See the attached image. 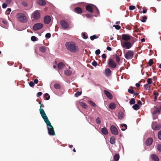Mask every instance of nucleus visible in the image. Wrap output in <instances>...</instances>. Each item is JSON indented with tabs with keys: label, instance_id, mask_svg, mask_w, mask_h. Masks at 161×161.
I'll return each mask as SVG.
<instances>
[{
	"label": "nucleus",
	"instance_id": "nucleus-39",
	"mask_svg": "<svg viewBox=\"0 0 161 161\" xmlns=\"http://www.w3.org/2000/svg\"><path fill=\"white\" fill-rule=\"evenodd\" d=\"M21 4L25 7H26L28 6V3L25 1H24L22 2Z\"/></svg>",
	"mask_w": 161,
	"mask_h": 161
},
{
	"label": "nucleus",
	"instance_id": "nucleus-25",
	"mask_svg": "<svg viewBox=\"0 0 161 161\" xmlns=\"http://www.w3.org/2000/svg\"><path fill=\"white\" fill-rule=\"evenodd\" d=\"M102 132L103 134L107 135L108 134V131L107 128L105 127H104L102 129Z\"/></svg>",
	"mask_w": 161,
	"mask_h": 161
},
{
	"label": "nucleus",
	"instance_id": "nucleus-11",
	"mask_svg": "<svg viewBox=\"0 0 161 161\" xmlns=\"http://www.w3.org/2000/svg\"><path fill=\"white\" fill-rule=\"evenodd\" d=\"M43 27V25L40 23H37L35 24L33 26V29L35 31H37L38 30L41 29Z\"/></svg>",
	"mask_w": 161,
	"mask_h": 161
},
{
	"label": "nucleus",
	"instance_id": "nucleus-14",
	"mask_svg": "<svg viewBox=\"0 0 161 161\" xmlns=\"http://www.w3.org/2000/svg\"><path fill=\"white\" fill-rule=\"evenodd\" d=\"M103 92L105 94L109 99H112L113 98V96L109 92L106 90H104Z\"/></svg>",
	"mask_w": 161,
	"mask_h": 161
},
{
	"label": "nucleus",
	"instance_id": "nucleus-63",
	"mask_svg": "<svg viewBox=\"0 0 161 161\" xmlns=\"http://www.w3.org/2000/svg\"><path fill=\"white\" fill-rule=\"evenodd\" d=\"M153 94L155 96H158L159 95V93L156 92H154L153 93Z\"/></svg>",
	"mask_w": 161,
	"mask_h": 161
},
{
	"label": "nucleus",
	"instance_id": "nucleus-6",
	"mask_svg": "<svg viewBox=\"0 0 161 161\" xmlns=\"http://www.w3.org/2000/svg\"><path fill=\"white\" fill-rule=\"evenodd\" d=\"M108 65L109 67L111 69H115L117 66V64L112 59L110 58L108 60Z\"/></svg>",
	"mask_w": 161,
	"mask_h": 161
},
{
	"label": "nucleus",
	"instance_id": "nucleus-15",
	"mask_svg": "<svg viewBox=\"0 0 161 161\" xmlns=\"http://www.w3.org/2000/svg\"><path fill=\"white\" fill-rule=\"evenodd\" d=\"M153 139L151 137L148 138L146 141L145 144L147 146H150L153 142Z\"/></svg>",
	"mask_w": 161,
	"mask_h": 161
},
{
	"label": "nucleus",
	"instance_id": "nucleus-22",
	"mask_svg": "<svg viewBox=\"0 0 161 161\" xmlns=\"http://www.w3.org/2000/svg\"><path fill=\"white\" fill-rule=\"evenodd\" d=\"M37 3L38 4L41 6H45L46 4V2L44 0H39Z\"/></svg>",
	"mask_w": 161,
	"mask_h": 161
},
{
	"label": "nucleus",
	"instance_id": "nucleus-40",
	"mask_svg": "<svg viewBox=\"0 0 161 161\" xmlns=\"http://www.w3.org/2000/svg\"><path fill=\"white\" fill-rule=\"evenodd\" d=\"M147 19V17L146 16H144L142 17V19H141V21L142 22H145L146 21Z\"/></svg>",
	"mask_w": 161,
	"mask_h": 161
},
{
	"label": "nucleus",
	"instance_id": "nucleus-51",
	"mask_svg": "<svg viewBox=\"0 0 161 161\" xmlns=\"http://www.w3.org/2000/svg\"><path fill=\"white\" fill-rule=\"evenodd\" d=\"M51 35L50 33H47L45 35V37L46 38H49L51 37Z\"/></svg>",
	"mask_w": 161,
	"mask_h": 161
},
{
	"label": "nucleus",
	"instance_id": "nucleus-24",
	"mask_svg": "<svg viewBox=\"0 0 161 161\" xmlns=\"http://www.w3.org/2000/svg\"><path fill=\"white\" fill-rule=\"evenodd\" d=\"M64 64L62 62H60L58 64V68L59 69H61L64 67Z\"/></svg>",
	"mask_w": 161,
	"mask_h": 161
},
{
	"label": "nucleus",
	"instance_id": "nucleus-43",
	"mask_svg": "<svg viewBox=\"0 0 161 161\" xmlns=\"http://www.w3.org/2000/svg\"><path fill=\"white\" fill-rule=\"evenodd\" d=\"M113 27H115L116 29L118 30H119L121 28V27L119 25H113Z\"/></svg>",
	"mask_w": 161,
	"mask_h": 161
},
{
	"label": "nucleus",
	"instance_id": "nucleus-8",
	"mask_svg": "<svg viewBox=\"0 0 161 161\" xmlns=\"http://www.w3.org/2000/svg\"><path fill=\"white\" fill-rule=\"evenodd\" d=\"M60 24L64 29H67L69 27V23L64 20H62L60 22Z\"/></svg>",
	"mask_w": 161,
	"mask_h": 161
},
{
	"label": "nucleus",
	"instance_id": "nucleus-27",
	"mask_svg": "<svg viewBox=\"0 0 161 161\" xmlns=\"http://www.w3.org/2000/svg\"><path fill=\"white\" fill-rule=\"evenodd\" d=\"M160 108H156L154 110L153 112V114H159L160 112Z\"/></svg>",
	"mask_w": 161,
	"mask_h": 161
},
{
	"label": "nucleus",
	"instance_id": "nucleus-28",
	"mask_svg": "<svg viewBox=\"0 0 161 161\" xmlns=\"http://www.w3.org/2000/svg\"><path fill=\"white\" fill-rule=\"evenodd\" d=\"M72 73L71 71L69 69H67L64 71V74L67 76L70 75Z\"/></svg>",
	"mask_w": 161,
	"mask_h": 161
},
{
	"label": "nucleus",
	"instance_id": "nucleus-56",
	"mask_svg": "<svg viewBox=\"0 0 161 161\" xmlns=\"http://www.w3.org/2000/svg\"><path fill=\"white\" fill-rule=\"evenodd\" d=\"M7 6V5L6 3H3L2 5V7L3 8H6Z\"/></svg>",
	"mask_w": 161,
	"mask_h": 161
},
{
	"label": "nucleus",
	"instance_id": "nucleus-53",
	"mask_svg": "<svg viewBox=\"0 0 161 161\" xmlns=\"http://www.w3.org/2000/svg\"><path fill=\"white\" fill-rule=\"evenodd\" d=\"M100 53V51L99 49H97L95 51V54L98 55Z\"/></svg>",
	"mask_w": 161,
	"mask_h": 161
},
{
	"label": "nucleus",
	"instance_id": "nucleus-29",
	"mask_svg": "<svg viewBox=\"0 0 161 161\" xmlns=\"http://www.w3.org/2000/svg\"><path fill=\"white\" fill-rule=\"evenodd\" d=\"M116 107V105L114 103H111L109 105V108L111 109H114Z\"/></svg>",
	"mask_w": 161,
	"mask_h": 161
},
{
	"label": "nucleus",
	"instance_id": "nucleus-7",
	"mask_svg": "<svg viewBox=\"0 0 161 161\" xmlns=\"http://www.w3.org/2000/svg\"><path fill=\"white\" fill-rule=\"evenodd\" d=\"M121 45L122 47L126 49H129L130 48L132 45V44H131L130 42L128 41L124 42L122 43H121Z\"/></svg>",
	"mask_w": 161,
	"mask_h": 161
},
{
	"label": "nucleus",
	"instance_id": "nucleus-34",
	"mask_svg": "<svg viewBox=\"0 0 161 161\" xmlns=\"http://www.w3.org/2000/svg\"><path fill=\"white\" fill-rule=\"evenodd\" d=\"M153 59H150L149 60V61L148 62V66H151V65H152L153 64ZM148 65H147L146 67V68L147 67H148Z\"/></svg>",
	"mask_w": 161,
	"mask_h": 161
},
{
	"label": "nucleus",
	"instance_id": "nucleus-62",
	"mask_svg": "<svg viewBox=\"0 0 161 161\" xmlns=\"http://www.w3.org/2000/svg\"><path fill=\"white\" fill-rule=\"evenodd\" d=\"M95 7L97 13V14H99V10L97 7H96V6H95Z\"/></svg>",
	"mask_w": 161,
	"mask_h": 161
},
{
	"label": "nucleus",
	"instance_id": "nucleus-41",
	"mask_svg": "<svg viewBox=\"0 0 161 161\" xmlns=\"http://www.w3.org/2000/svg\"><path fill=\"white\" fill-rule=\"evenodd\" d=\"M54 87L56 89H60V85L59 84H56L54 85Z\"/></svg>",
	"mask_w": 161,
	"mask_h": 161
},
{
	"label": "nucleus",
	"instance_id": "nucleus-59",
	"mask_svg": "<svg viewBox=\"0 0 161 161\" xmlns=\"http://www.w3.org/2000/svg\"><path fill=\"white\" fill-rule=\"evenodd\" d=\"M148 85L147 84H145L144 86V87L145 89L146 90L147 89V88L148 87Z\"/></svg>",
	"mask_w": 161,
	"mask_h": 161
},
{
	"label": "nucleus",
	"instance_id": "nucleus-50",
	"mask_svg": "<svg viewBox=\"0 0 161 161\" xmlns=\"http://www.w3.org/2000/svg\"><path fill=\"white\" fill-rule=\"evenodd\" d=\"M158 138L161 140V130L158 133Z\"/></svg>",
	"mask_w": 161,
	"mask_h": 161
},
{
	"label": "nucleus",
	"instance_id": "nucleus-49",
	"mask_svg": "<svg viewBox=\"0 0 161 161\" xmlns=\"http://www.w3.org/2000/svg\"><path fill=\"white\" fill-rule=\"evenodd\" d=\"M135 8H136L135 6H133V5L130 6L129 7V9L130 10H134V9H135Z\"/></svg>",
	"mask_w": 161,
	"mask_h": 161
},
{
	"label": "nucleus",
	"instance_id": "nucleus-47",
	"mask_svg": "<svg viewBox=\"0 0 161 161\" xmlns=\"http://www.w3.org/2000/svg\"><path fill=\"white\" fill-rule=\"evenodd\" d=\"M121 126L123 127H124L125 128V129H121V130H122V131H124L127 128V125H126V124H123L121 125Z\"/></svg>",
	"mask_w": 161,
	"mask_h": 161
},
{
	"label": "nucleus",
	"instance_id": "nucleus-18",
	"mask_svg": "<svg viewBox=\"0 0 161 161\" xmlns=\"http://www.w3.org/2000/svg\"><path fill=\"white\" fill-rule=\"evenodd\" d=\"M86 10L90 13H92L93 10L92 7L90 5H87L86 6Z\"/></svg>",
	"mask_w": 161,
	"mask_h": 161
},
{
	"label": "nucleus",
	"instance_id": "nucleus-42",
	"mask_svg": "<svg viewBox=\"0 0 161 161\" xmlns=\"http://www.w3.org/2000/svg\"><path fill=\"white\" fill-rule=\"evenodd\" d=\"M82 93L81 92H79V91L77 92L76 93H75V95L76 97H78L79 96H80L81 95Z\"/></svg>",
	"mask_w": 161,
	"mask_h": 161
},
{
	"label": "nucleus",
	"instance_id": "nucleus-58",
	"mask_svg": "<svg viewBox=\"0 0 161 161\" xmlns=\"http://www.w3.org/2000/svg\"><path fill=\"white\" fill-rule=\"evenodd\" d=\"M86 16L87 18H90V17H91L92 16V15L91 14H86Z\"/></svg>",
	"mask_w": 161,
	"mask_h": 161
},
{
	"label": "nucleus",
	"instance_id": "nucleus-60",
	"mask_svg": "<svg viewBox=\"0 0 161 161\" xmlns=\"http://www.w3.org/2000/svg\"><path fill=\"white\" fill-rule=\"evenodd\" d=\"M102 58H103L105 59L106 58V55L105 53H103L102 55Z\"/></svg>",
	"mask_w": 161,
	"mask_h": 161
},
{
	"label": "nucleus",
	"instance_id": "nucleus-48",
	"mask_svg": "<svg viewBox=\"0 0 161 161\" xmlns=\"http://www.w3.org/2000/svg\"><path fill=\"white\" fill-rule=\"evenodd\" d=\"M157 149L159 151L161 152V145H158L157 146Z\"/></svg>",
	"mask_w": 161,
	"mask_h": 161
},
{
	"label": "nucleus",
	"instance_id": "nucleus-20",
	"mask_svg": "<svg viewBox=\"0 0 161 161\" xmlns=\"http://www.w3.org/2000/svg\"><path fill=\"white\" fill-rule=\"evenodd\" d=\"M111 71L108 68L105 69V74L106 76H109L111 75Z\"/></svg>",
	"mask_w": 161,
	"mask_h": 161
},
{
	"label": "nucleus",
	"instance_id": "nucleus-9",
	"mask_svg": "<svg viewBox=\"0 0 161 161\" xmlns=\"http://www.w3.org/2000/svg\"><path fill=\"white\" fill-rule=\"evenodd\" d=\"M40 17V13L38 10L35 11L32 14V17L35 19H38Z\"/></svg>",
	"mask_w": 161,
	"mask_h": 161
},
{
	"label": "nucleus",
	"instance_id": "nucleus-44",
	"mask_svg": "<svg viewBox=\"0 0 161 161\" xmlns=\"http://www.w3.org/2000/svg\"><path fill=\"white\" fill-rule=\"evenodd\" d=\"M147 82L148 84H151L152 83V79L151 78H148L147 79Z\"/></svg>",
	"mask_w": 161,
	"mask_h": 161
},
{
	"label": "nucleus",
	"instance_id": "nucleus-10",
	"mask_svg": "<svg viewBox=\"0 0 161 161\" xmlns=\"http://www.w3.org/2000/svg\"><path fill=\"white\" fill-rule=\"evenodd\" d=\"M110 130L111 133L115 135L118 134L119 132L117 128L114 125H112L110 126Z\"/></svg>",
	"mask_w": 161,
	"mask_h": 161
},
{
	"label": "nucleus",
	"instance_id": "nucleus-4",
	"mask_svg": "<svg viewBox=\"0 0 161 161\" xmlns=\"http://www.w3.org/2000/svg\"><path fill=\"white\" fill-rule=\"evenodd\" d=\"M44 107V106L43 104H41L40 108L39 109L40 114L44 121H49L44 110L41 108V107Z\"/></svg>",
	"mask_w": 161,
	"mask_h": 161
},
{
	"label": "nucleus",
	"instance_id": "nucleus-21",
	"mask_svg": "<svg viewBox=\"0 0 161 161\" xmlns=\"http://www.w3.org/2000/svg\"><path fill=\"white\" fill-rule=\"evenodd\" d=\"M118 116L119 119H123L124 115L123 112L121 111L119 112L118 114Z\"/></svg>",
	"mask_w": 161,
	"mask_h": 161
},
{
	"label": "nucleus",
	"instance_id": "nucleus-45",
	"mask_svg": "<svg viewBox=\"0 0 161 161\" xmlns=\"http://www.w3.org/2000/svg\"><path fill=\"white\" fill-rule=\"evenodd\" d=\"M36 37L34 36H32L31 37V40L33 42H35L36 41Z\"/></svg>",
	"mask_w": 161,
	"mask_h": 161
},
{
	"label": "nucleus",
	"instance_id": "nucleus-54",
	"mask_svg": "<svg viewBox=\"0 0 161 161\" xmlns=\"http://www.w3.org/2000/svg\"><path fill=\"white\" fill-rule=\"evenodd\" d=\"M82 35L83 36V38L84 39H86L87 38V36H86L85 34L84 33H82Z\"/></svg>",
	"mask_w": 161,
	"mask_h": 161
},
{
	"label": "nucleus",
	"instance_id": "nucleus-61",
	"mask_svg": "<svg viewBox=\"0 0 161 161\" xmlns=\"http://www.w3.org/2000/svg\"><path fill=\"white\" fill-rule=\"evenodd\" d=\"M132 38H133L132 40V42H133V44L134 43V42H136L137 41V39L135 38H133V37Z\"/></svg>",
	"mask_w": 161,
	"mask_h": 161
},
{
	"label": "nucleus",
	"instance_id": "nucleus-46",
	"mask_svg": "<svg viewBox=\"0 0 161 161\" xmlns=\"http://www.w3.org/2000/svg\"><path fill=\"white\" fill-rule=\"evenodd\" d=\"M89 103H90V104L93 106V107H96V104L94 103L92 101H90L89 102Z\"/></svg>",
	"mask_w": 161,
	"mask_h": 161
},
{
	"label": "nucleus",
	"instance_id": "nucleus-26",
	"mask_svg": "<svg viewBox=\"0 0 161 161\" xmlns=\"http://www.w3.org/2000/svg\"><path fill=\"white\" fill-rule=\"evenodd\" d=\"M114 161H118L119 158V155L118 153L115 154L114 158Z\"/></svg>",
	"mask_w": 161,
	"mask_h": 161
},
{
	"label": "nucleus",
	"instance_id": "nucleus-32",
	"mask_svg": "<svg viewBox=\"0 0 161 161\" xmlns=\"http://www.w3.org/2000/svg\"><path fill=\"white\" fill-rule=\"evenodd\" d=\"M133 87L130 86V88L128 89V92L130 94H133L134 93V91L133 89Z\"/></svg>",
	"mask_w": 161,
	"mask_h": 161
},
{
	"label": "nucleus",
	"instance_id": "nucleus-23",
	"mask_svg": "<svg viewBox=\"0 0 161 161\" xmlns=\"http://www.w3.org/2000/svg\"><path fill=\"white\" fill-rule=\"evenodd\" d=\"M110 142L112 144H114L115 143V138L114 136H112L110 138Z\"/></svg>",
	"mask_w": 161,
	"mask_h": 161
},
{
	"label": "nucleus",
	"instance_id": "nucleus-35",
	"mask_svg": "<svg viewBox=\"0 0 161 161\" xmlns=\"http://www.w3.org/2000/svg\"><path fill=\"white\" fill-rule=\"evenodd\" d=\"M132 108L135 110H137L139 108V106L138 104H136L133 106Z\"/></svg>",
	"mask_w": 161,
	"mask_h": 161
},
{
	"label": "nucleus",
	"instance_id": "nucleus-16",
	"mask_svg": "<svg viewBox=\"0 0 161 161\" xmlns=\"http://www.w3.org/2000/svg\"><path fill=\"white\" fill-rule=\"evenodd\" d=\"M74 11L79 14H81L83 12L81 8L79 7L75 8L74 9Z\"/></svg>",
	"mask_w": 161,
	"mask_h": 161
},
{
	"label": "nucleus",
	"instance_id": "nucleus-52",
	"mask_svg": "<svg viewBox=\"0 0 161 161\" xmlns=\"http://www.w3.org/2000/svg\"><path fill=\"white\" fill-rule=\"evenodd\" d=\"M29 84L30 86H31V87H33L35 85L33 81H31L29 82Z\"/></svg>",
	"mask_w": 161,
	"mask_h": 161
},
{
	"label": "nucleus",
	"instance_id": "nucleus-3",
	"mask_svg": "<svg viewBox=\"0 0 161 161\" xmlns=\"http://www.w3.org/2000/svg\"><path fill=\"white\" fill-rule=\"evenodd\" d=\"M47 127L48 134L50 136H55V133L53 127L50 121H45Z\"/></svg>",
	"mask_w": 161,
	"mask_h": 161
},
{
	"label": "nucleus",
	"instance_id": "nucleus-33",
	"mask_svg": "<svg viewBox=\"0 0 161 161\" xmlns=\"http://www.w3.org/2000/svg\"><path fill=\"white\" fill-rule=\"evenodd\" d=\"M80 105L84 109H86L87 108V106L86 104L84 103L81 102L80 103Z\"/></svg>",
	"mask_w": 161,
	"mask_h": 161
},
{
	"label": "nucleus",
	"instance_id": "nucleus-55",
	"mask_svg": "<svg viewBox=\"0 0 161 161\" xmlns=\"http://www.w3.org/2000/svg\"><path fill=\"white\" fill-rule=\"evenodd\" d=\"M92 64L94 66H96L97 65V63L96 61H94L92 62Z\"/></svg>",
	"mask_w": 161,
	"mask_h": 161
},
{
	"label": "nucleus",
	"instance_id": "nucleus-36",
	"mask_svg": "<svg viewBox=\"0 0 161 161\" xmlns=\"http://www.w3.org/2000/svg\"><path fill=\"white\" fill-rule=\"evenodd\" d=\"M44 97L45 98L46 100H48L50 98V96L48 93H46L45 94Z\"/></svg>",
	"mask_w": 161,
	"mask_h": 161
},
{
	"label": "nucleus",
	"instance_id": "nucleus-1",
	"mask_svg": "<svg viewBox=\"0 0 161 161\" xmlns=\"http://www.w3.org/2000/svg\"><path fill=\"white\" fill-rule=\"evenodd\" d=\"M67 49L72 53H75L78 51L75 43L73 42H67L65 44Z\"/></svg>",
	"mask_w": 161,
	"mask_h": 161
},
{
	"label": "nucleus",
	"instance_id": "nucleus-17",
	"mask_svg": "<svg viewBox=\"0 0 161 161\" xmlns=\"http://www.w3.org/2000/svg\"><path fill=\"white\" fill-rule=\"evenodd\" d=\"M152 127L153 130H160L161 128V125L159 124L155 125L154 123H153L152 125Z\"/></svg>",
	"mask_w": 161,
	"mask_h": 161
},
{
	"label": "nucleus",
	"instance_id": "nucleus-38",
	"mask_svg": "<svg viewBox=\"0 0 161 161\" xmlns=\"http://www.w3.org/2000/svg\"><path fill=\"white\" fill-rule=\"evenodd\" d=\"M98 38V36H96V35H94L90 37V38L91 40H93L94 39H97Z\"/></svg>",
	"mask_w": 161,
	"mask_h": 161
},
{
	"label": "nucleus",
	"instance_id": "nucleus-57",
	"mask_svg": "<svg viewBox=\"0 0 161 161\" xmlns=\"http://www.w3.org/2000/svg\"><path fill=\"white\" fill-rule=\"evenodd\" d=\"M42 94V93L41 92H38L37 94V97H40L41 96Z\"/></svg>",
	"mask_w": 161,
	"mask_h": 161
},
{
	"label": "nucleus",
	"instance_id": "nucleus-37",
	"mask_svg": "<svg viewBox=\"0 0 161 161\" xmlns=\"http://www.w3.org/2000/svg\"><path fill=\"white\" fill-rule=\"evenodd\" d=\"M130 104H134L135 103V100L134 98H132L130 101Z\"/></svg>",
	"mask_w": 161,
	"mask_h": 161
},
{
	"label": "nucleus",
	"instance_id": "nucleus-2",
	"mask_svg": "<svg viewBox=\"0 0 161 161\" xmlns=\"http://www.w3.org/2000/svg\"><path fill=\"white\" fill-rule=\"evenodd\" d=\"M16 17L17 20L20 22L25 23L27 21V18L24 14L18 13L17 14Z\"/></svg>",
	"mask_w": 161,
	"mask_h": 161
},
{
	"label": "nucleus",
	"instance_id": "nucleus-64",
	"mask_svg": "<svg viewBox=\"0 0 161 161\" xmlns=\"http://www.w3.org/2000/svg\"><path fill=\"white\" fill-rule=\"evenodd\" d=\"M38 82V80L37 79H35L34 80V83L36 84H37Z\"/></svg>",
	"mask_w": 161,
	"mask_h": 161
},
{
	"label": "nucleus",
	"instance_id": "nucleus-30",
	"mask_svg": "<svg viewBox=\"0 0 161 161\" xmlns=\"http://www.w3.org/2000/svg\"><path fill=\"white\" fill-rule=\"evenodd\" d=\"M115 59L116 62L119 65L120 64V59L119 57L117 55H116L115 56Z\"/></svg>",
	"mask_w": 161,
	"mask_h": 161
},
{
	"label": "nucleus",
	"instance_id": "nucleus-13",
	"mask_svg": "<svg viewBox=\"0 0 161 161\" xmlns=\"http://www.w3.org/2000/svg\"><path fill=\"white\" fill-rule=\"evenodd\" d=\"M51 18L50 16L48 15L45 16L44 19V22L46 24H48L50 22Z\"/></svg>",
	"mask_w": 161,
	"mask_h": 161
},
{
	"label": "nucleus",
	"instance_id": "nucleus-5",
	"mask_svg": "<svg viewBox=\"0 0 161 161\" xmlns=\"http://www.w3.org/2000/svg\"><path fill=\"white\" fill-rule=\"evenodd\" d=\"M134 52L133 51L129 50L125 54V57L127 59L132 58L134 56Z\"/></svg>",
	"mask_w": 161,
	"mask_h": 161
},
{
	"label": "nucleus",
	"instance_id": "nucleus-31",
	"mask_svg": "<svg viewBox=\"0 0 161 161\" xmlns=\"http://www.w3.org/2000/svg\"><path fill=\"white\" fill-rule=\"evenodd\" d=\"M46 50V47L44 46H42L39 48V50L42 53H45Z\"/></svg>",
	"mask_w": 161,
	"mask_h": 161
},
{
	"label": "nucleus",
	"instance_id": "nucleus-12",
	"mask_svg": "<svg viewBox=\"0 0 161 161\" xmlns=\"http://www.w3.org/2000/svg\"><path fill=\"white\" fill-rule=\"evenodd\" d=\"M132 37L128 34H123L122 35L121 38L125 42L128 41L130 40Z\"/></svg>",
	"mask_w": 161,
	"mask_h": 161
},
{
	"label": "nucleus",
	"instance_id": "nucleus-19",
	"mask_svg": "<svg viewBox=\"0 0 161 161\" xmlns=\"http://www.w3.org/2000/svg\"><path fill=\"white\" fill-rule=\"evenodd\" d=\"M151 158L154 161H158L159 159L158 157L155 154H152L151 155Z\"/></svg>",
	"mask_w": 161,
	"mask_h": 161
}]
</instances>
